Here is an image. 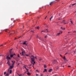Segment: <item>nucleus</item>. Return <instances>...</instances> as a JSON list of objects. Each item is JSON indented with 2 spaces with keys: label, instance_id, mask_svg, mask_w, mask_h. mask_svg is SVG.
Instances as JSON below:
<instances>
[{
  "label": "nucleus",
  "instance_id": "18",
  "mask_svg": "<svg viewBox=\"0 0 76 76\" xmlns=\"http://www.w3.org/2000/svg\"><path fill=\"white\" fill-rule=\"evenodd\" d=\"M39 61H41V60H42V58H39Z\"/></svg>",
  "mask_w": 76,
  "mask_h": 76
},
{
  "label": "nucleus",
  "instance_id": "4",
  "mask_svg": "<svg viewBox=\"0 0 76 76\" xmlns=\"http://www.w3.org/2000/svg\"><path fill=\"white\" fill-rule=\"evenodd\" d=\"M7 59L8 60H10L11 59V58L10 57H9V56H8L7 57Z\"/></svg>",
  "mask_w": 76,
  "mask_h": 76
},
{
  "label": "nucleus",
  "instance_id": "61",
  "mask_svg": "<svg viewBox=\"0 0 76 76\" xmlns=\"http://www.w3.org/2000/svg\"><path fill=\"white\" fill-rule=\"evenodd\" d=\"M47 16H46V18H47Z\"/></svg>",
  "mask_w": 76,
  "mask_h": 76
},
{
  "label": "nucleus",
  "instance_id": "60",
  "mask_svg": "<svg viewBox=\"0 0 76 76\" xmlns=\"http://www.w3.org/2000/svg\"><path fill=\"white\" fill-rule=\"evenodd\" d=\"M63 67H64V66H63Z\"/></svg>",
  "mask_w": 76,
  "mask_h": 76
},
{
  "label": "nucleus",
  "instance_id": "31",
  "mask_svg": "<svg viewBox=\"0 0 76 76\" xmlns=\"http://www.w3.org/2000/svg\"><path fill=\"white\" fill-rule=\"evenodd\" d=\"M46 30H47V32H48V29H46Z\"/></svg>",
  "mask_w": 76,
  "mask_h": 76
},
{
  "label": "nucleus",
  "instance_id": "55",
  "mask_svg": "<svg viewBox=\"0 0 76 76\" xmlns=\"http://www.w3.org/2000/svg\"><path fill=\"white\" fill-rule=\"evenodd\" d=\"M13 61H12V62L13 63Z\"/></svg>",
  "mask_w": 76,
  "mask_h": 76
},
{
  "label": "nucleus",
  "instance_id": "19",
  "mask_svg": "<svg viewBox=\"0 0 76 76\" xmlns=\"http://www.w3.org/2000/svg\"><path fill=\"white\" fill-rule=\"evenodd\" d=\"M76 3L74 4H71V6H74V5H76Z\"/></svg>",
  "mask_w": 76,
  "mask_h": 76
},
{
  "label": "nucleus",
  "instance_id": "16",
  "mask_svg": "<svg viewBox=\"0 0 76 76\" xmlns=\"http://www.w3.org/2000/svg\"><path fill=\"white\" fill-rule=\"evenodd\" d=\"M15 61H14V62L12 64V66H13L14 64H15Z\"/></svg>",
  "mask_w": 76,
  "mask_h": 76
},
{
  "label": "nucleus",
  "instance_id": "2",
  "mask_svg": "<svg viewBox=\"0 0 76 76\" xmlns=\"http://www.w3.org/2000/svg\"><path fill=\"white\" fill-rule=\"evenodd\" d=\"M12 49H10V57L11 58H12V57H13V56L14 55H15V53H14V54L13 55H12V53L11 52L12 51Z\"/></svg>",
  "mask_w": 76,
  "mask_h": 76
},
{
  "label": "nucleus",
  "instance_id": "24",
  "mask_svg": "<svg viewBox=\"0 0 76 76\" xmlns=\"http://www.w3.org/2000/svg\"><path fill=\"white\" fill-rule=\"evenodd\" d=\"M6 74V72H4V75H5Z\"/></svg>",
  "mask_w": 76,
  "mask_h": 76
},
{
  "label": "nucleus",
  "instance_id": "29",
  "mask_svg": "<svg viewBox=\"0 0 76 76\" xmlns=\"http://www.w3.org/2000/svg\"><path fill=\"white\" fill-rule=\"evenodd\" d=\"M59 68V67H57L56 68V69H58Z\"/></svg>",
  "mask_w": 76,
  "mask_h": 76
},
{
  "label": "nucleus",
  "instance_id": "39",
  "mask_svg": "<svg viewBox=\"0 0 76 76\" xmlns=\"http://www.w3.org/2000/svg\"><path fill=\"white\" fill-rule=\"evenodd\" d=\"M71 66H68V67H70Z\"/></svg>",
  "mask_w": 76,
  "mask_h": 76
},
{
  "label": "nucleus",
  "instance_id": "23",
  "mask_svg": "<svg viewBox=\"0 0 76 76\" xmlns=\"http://www.w3.org/2000/svg\"><path fill=\"white\" fill-rule=\"evenodd\" d=\"M70 22L72 23V24H73V22L72 21H71Z\"/></svg>",
  "mask_w": 76,
  "mask_h": 76
},
{
  "label": "nucleus",
  "instance_id": "32",
  "mask_svg": "<svg viewBox=\"0 0 76 76\" xmlns=\"http://www.w3.org/2000/svg\"><path fill=\"white\" fill-rule=\"evenodd\" d=\"M41 75H40L39 76H42V75H42V74H41Z\"/></svg>",
  "mask_w": 76,
  "mask_h": 76
},
{
  "label": "nucleus",
  "instance_id": "12",
  "mask_svg": "<svg viewBox=\"0 0 76 76\" xmlns=\"http://www.w3.org/2000/svg\"><path fill=\"white\" fill-rule=\"evenodd\" d=\"M39 39H40V40H42V41H43V38L40 37L39 38Z\"/></svg>",
  "mask_w": 76,
  "mask_h": 76
},
{
  "label": "nucleus",
  "instance_id": "56",
  "mask_svg": "<svg viewBox=\"0 0 76 76\" xmlns=\"http://www.w3.org/2000/svg\"><path fill=\"white\" fill-rule=\"evenodd\" d=\"M0 56H2V55H0Z\"/></svg>",
  "mask_w": 76,
  "mask_h": 76
},
{
  "label": "nucleus",
  "instance_id": "13",
  "mask_svg": "<svg viewBox=\"0 0 76 76\" xmlns=\"http://www.w3.org/2000/svg\"><path fill=\"white\" fill-rule=\"evenodd\" d=\"M54 1H53L50 2V5H51V4H52L53 3H54Z\"/></svg>",
  "mask_w": 76,
  "mask_h": 76
},
{
  "label": "nucleus",
  "instance_id": "54",
  "mask_svg": "<svg viewBox=\"0 0 76 76\" xmlns=\"http://www.w3.org/2000/svg\"><path fill=\"white\" fill-rule=\"evenodd\" d=\"M54 61H56L54 60Z\"/></svg>",
  "mask_w": 76,
  "mask_h": 76
},
{
  "label": "nucleus",
  "instance_id": "6",
  "mask_svg": "<svg viewBox=\"0 0 76 76\" xmlns=\"http://www.w3.org/2000/svg\"><path fill=\"white\" fill-rule=\"evenodd\" d=\"M20 54H21V55H22V56L23 55L24 53H25V51H22V53H20Z\"/></svg>",
  "mask_w": 76,
  "mask_h": 76
},
{
  "label": "nucleus",
  "instance_id": "46",
  "mask_svg": "<svg viewBox=\"0 0 76 76\" xmlns=\"http://www.w3.org/2000/svg\"><path fill=\"white\" fill-rule=\"evenodd\" d=\"M67 23H64V24H65V25H66V24H67Z\"/></svg>",
  "mask_w": 76,
  "mask_h": 76
},
{
  "label": "nucleus",
  "instance_id": "48",
  "mask_svg": "<svg viewBox=\"0 0 76 76\" xmlns=\"http://www.w3.org/2000/svg\"><path fill=\"white\" fill-rule=\"evenodd\" d=\"M26 56H28V55H26Z\"/></svg>",
  "mask_w": 76,
  "mask_h": 76
},
{
  "label": "nucleus",
  "instance_id": "59",
  "mask_svg": "<svg viewBox=\"0 0 76 76\" xmlns=\"http://www.w3.org/2000/svg\"><path fill=\"white\" fill-rule=\"evenodd\" d=\"M73 32H75V31H73Z\"/></svg>",
  "mask_w": 76,
  "mask_h": 76
},
{
  "label": "nucleus",
  "instance_id": "44",
  "mask_svg": "<svg viewBox=\"0 0 76 76\" xmlns=\"http://www.w3.org/2000/svg\"><path fill=\"white\" fill-rule=\"evenodd\" d=\"M1 46H3V45H1L0 46V47H1Z\"/></svg>",
  "mask_w": 76,
  "mask_h": 76
},
{
  "label": "nucleus",
  "instance_id": "63",
  "mask_svg": "<svg viewBox=\"0 0 76 76\" xmlns=\"http://www.w3.org/2000/svg\"><path fill=\"white\" fill-rule=\"evenodd\" d=\"M63 22H61V23H63Z\"/></svg>",
  "mask_w": 76,
  "mask_h": 76
},
{
  "label": "nucleus",
  "instance_id": "33",
  "mask_svg": "<svg viewBox=\"0 0 76 76\" xmlns=\"http://www.w3.org/2000/svg\"><path fill=\"white\" fill-rule=\"evenodd\" d=\"M53 16H52L51 18H50L51 19H53Z\"/></svg>",
  "mask_w": 76,
  "mask_h": 76
},
{
  "label": "nucleus",
  "instance_id": "45",
  "mask_svg": "<svg viewBox=\"0 0 76 76\" xmlns=\"http://www.w3.org/2000/svg\"><path fill=\"white\" fill-rule=\"evenodd\" d=\"M67 54V53H66L65 54V55H66V54Z\"/></svg>",
  "mask_w": 76,
  "mask_h": 76
},
{
  "label": "nucleus",
  "instance_id": "1",
  "mask_svg": "<svg viewBox=\"0 0 76 76\" xmlns=\"http://www.w3.org/2000/svg\"><path fill=\"white\" fill-rule=\"evenodd\" d=\"M30 58H31V63H32L33 65H34V64H35V62L34 61L35 57L33 56H30Z\"/></svg>",
  "mask_w": 76,
  "mask_h": 76
},
{
  "label": "nucleus",
  "instance_id": "21",
  "mask_svg": "<svg viewBox=\"0 0 76 76\" xmlns=\"http://www.w3.org/2000/svg\"><path fill=\"white\" fill-rule=\"evenodd\" d=\"M44 70L45 72H47V69H45Z\"/></svg>",
  "mask_w": 76,
  "mask_h": 76
},
{
  "label": "nucleus",
  "instance_id": "30",
  "mask_svg": "<svg viewBox=\"0 0 76 76\" xmlns=\"http://www.w3.org/2000/svg\"><path fill=\"white\" fill-rule=\"evenodd\" d=\"M26 70H27V72H28V69H27V68H26Z\"/></svg>",
  "mask_w": 76,
  "mask_h": 76
},
{
  "label": "nucleus",
  "instance_id": "36",
  "mask_svg": "<svg viewBox=\"0 0 76 76\" xmlns=\"http://www.w3.org/2000/svg\"><path fill=\"white\" fill-rule=\"evenodd\" d=\"M70 5V6H69L70 7H71V6H72V5Z\"/></svg>",
  "mask_w": 76,
  "mask_h": 76
},
{
  "label": "nucleus",
  "instance_id": "47",
  "mask_svg": "<svg viewBox=\"0 0 76 76\" xmlns=\"http://www.w3.org/2000/svg\"><path fill=\"white\" fill-rule=\"evenodd\" d=\"M60 56H61V57H62V56H61V55H60Z\"/></svg>",
  "mask_w": 76,
  "mask_h": 76
},
{
  "label": "nucleus",
  "instance_id": "25",
  "mask_svg": "<svg viewBox=\"0 0 76 76\" xmlns=\"http://www.w3.org/2000/svg\"><path fill=\"white\" fill-rule=\"evenodd\" d=\"M44 67L45 68H46V67H47V66H45V65H44Z\"/></svg>",
  "mask_w": 76,
  "mask_h": 76
},
{
  "label": "nucleus",
  "instance_id": "17",
  "mask_svg": "<svg viewBox=\"0 0 76 76\" xmlns=\"http://www.w3.org/2000/svg\"><path fill=\"white\" fill-rule=\"evenodd\" d=\"M35 28H36V29H39V27L38 26L37 27H36Z\"/></svg>",
  "mask_w": 76,
  "mask_h": 76
},
{
  "label": "nucleus",
  "instance_id": "26",
  "mask_svg": "<svg viewBox=\"0 0 76 76\" xmlns=\"http://www.w3.org/2000/svg\"><path fill=\"white\" fill-rule=\"evenodd\" d=\"M18 57H20V56H19V54L18 55Z\"/></svg>",
  "mask_w": 76,
  "mask_h": 76
},
{
  "label": "nucleus",
  "instance_id": "35",
  "mask_svg": "<svg viewBox=\"0 0 76 76\" xmlns=\"http://www.w3.org/2000/svg\"><path fill=\"white\" fill-rule=\"evenodd\" d=\"M47 36H46L45 37V38H47Z\"/></svg>",
  "mask_w": 76,
  "mask_h": 76
},
{
  "label": "nucleus",
  "instance_id": "37",
  "mask_svg": "<svg viewBox=\"0 0 76 76\" xmlns=\"http://www.w3.org/2000/svg\"><path fill=\"white\" fill-rule=\"evenodd\" d=\"M60 0H56V1H59Z\"/></svg>",
  "mask_w": 76,
  "mask_h": 76
},
{
  "label": "nucleus",
  "instance_id": "51",
  "mask_svg": "<svg viewBox=\"0 0 76 76\" xmlns=\"http://www.w3.org/2000/svg\"><path fill=\"white\" fill-rule=\"evenodd\" d=\"M35 58L36 59H37V57L36 56H35Z\"/></svg>",
  "mask_w": 76,
  "mask_h": 76
},
{
  "label": "nucleus",
  "instance_id": "5",
  "mask_svg": "<svg viewBox=\"0 0 76 76\" xmlns=\"http://www.w3.org/2000/svg\"><path fill=\"white\" fill-rule=\"evenodd\" d=\"M10 62L9 60H8L7 62V64H8V65L9 66H10Z\"/></svg>",
  "mask_w": 76,
  "mask_h": 76
},
{
  "label": "nucleus",
  "instance_id": "62",
  "mask_svg": "<svg viewBox=\"0 0 76 76\" xmlns=\"http://www.w3.org/2000/svg\"><path fill=\"white\" fill-rule=\"evenodd\" d=\"M15 39H16V38Z\"/></svg>",
  "mask_w": 76,
  "mask_h": 76
},
{
  "label": "nucleus",
  "instance_id": "20",
  "mask_svg": "<svg viewBox=\"0 0 76 76\" xmlns=\"http://www.w3.org/2000/svg\"><path fill=\"white\" fill-rule=\"evenodd\" d=\"M37 38H40V37H38V34H37Z\"/></svg>",
  "mask_w": 76,
  "mask_h": 76
},
{
  "label": "nucleus",
  "instance_id": "14",
  "mask_svg": "<svg viewBox=\"0 0 76 76\" xmlns=\"http://www.w3.org/2000/svg\"><path fill=\"white\" fill-rule=\"evenodd\" d=\"M27 75H28V76H30V75H31V73H30L29 72H28L27 73Z\"/></svg>",
  "mask_w": 76,
  "mask_h": 76
},
{
  "label": "nucleus",
  "instance_id": "15",
  "mask_svg": "<svg viewBox=\"0 0 76 76\" xmlns=\"http://www.w3.org/2000/svg\"><path fill=\"white\" fill-rule=\"evenodd\" d=\"M12 70H10V74H11L12 73Z\"/></svg>",
  "mask_w": 76,
  "mask_h": 76
},
{
  "label": "nucleus",
  "instance_id": "50",
  "mask_svg": "<svg viewBox=\"0 0 76 76\" xmlns=\"http://www.w3.org/2000/svg\"><path fill=\"white\" fill-rule=\"evenodd\" d=\"M7 30L6 29V30H5L6 32H7Z\"/></svg>",
  "mask_w": 76,
  "mask_h": 76
},
{
  "label": "nucleus",
  "instance_id": "41",
  "mask_svg": "<svg viewBox=\"0 0 76 76\" xmlns=\"http://www.w3.org/2000/svg\"><path fill=\"white\" fill-rule=\"evenodd\" d=\"M36 76H38V75L36 74Z\"/></svg>",
  "mask_w": 76,
  "mask_h": 76
},
{
  "label": "nucleus",
  "instance_id": "64",
  "mask_svg": "<svg viewBox=\"0 0 76 76\" xmlns=\"http://www.w3.org/2000/svg\"><path fill=\"white\" fill-rule=\"evenodd\" d=\"M76 12H75V13H76Z\"/></svg>",
  "mask_w": 76,
  "mask_h": 76
},
{
  "label": "nucleus",
  "instance_id": "57",
  "mask_svg": "<svg viewBox=\"0 0 76 76\" xmlns=\"http://www.w3.org/2000/svg\"><path fill=\"white\" fill-rule=\"evenodd\" d=\"M19 63H18V65H19Z\"/></svg>",
  "mask_w": 76,
  "mask_h": 76
},
{
  "label": "nucleus",
  "instance_id": "52",
  "mask_svg": "<svg viewBox=\"0 0 76 76\" xmlns=\"http://www.w3.org/2000/svg\"><path fill=\"white\" fill-rule=\"evenodd\" d=\"M21 37V36H20V37H19V38H20Z\"/></svg>",
  "mask_w": 76,
  "mask_h": 76
},
{
  "label": "nucleus",
  "instance_id": "28",
  "mask_svg": "<svg viewBox=\"0 0 76 76\" xmlns=\"http://www.w3.org/2000/svg\"><path fill=\"white\" fill-rule=\"evenodd\" d=\"M42 33V32H44V31H41Z\"/></svg>",
  "mask_w": 76,
  "mask_h": 76
},
{
  "label": "nucleus",
  "instance_id": "58",
  "mask_svg": "<svg viewBox=\"0 0 76 76\" xmlns=\"http://www.w3.org/2000/svg\"><path fill=\"white\" fill-rule=\"evenodd\" d=\"M46 17H45V19H46Z\"/></svg>",
  "mask_w": 76,
  "mask_h": 76
},
{
  "label": "nucleus",
  "instance_id": "49",
  "mask_svg": "<svg viewBox=\"0 0 76 76\" xmlns=\"http://www.w3.org/2000/svg\"><path fill=\"white\" fill-rule=\"evenodd\" d=\"M50 20H51V18H50Z\"/></svg>",
  "mask_w": 76,
  "mask_h": 76
},
{
  "label": "nucleus",
  "instance_id": "10",
  "mask_svg": "<svg viewBox=\"0 0 76 76\" xmlns=\"http://www.w3.org/2000/svg\"><path fill=\"white\" fill-rule=\"evenodd\" d=\"M26 42L25 41L24 43H23V45H27V44H26Z\"/></svg>",
  "mask_w": 76,
  "mask_h": 76
},
{
  "label": "nucleus",
  "instance_id": "9",
  "mask_svg": "<svg viewBox=\"0 0 76 76\" xmlns=\"http://www.w3.org/2000/svg\"><path fill=\"white\" fill-rule=\"evenodd\" d=\"M63 58L64 60L65 61H66V58L65 57V56H64V57Z\"/></svg>",
  "mask_w": 76,
  "mask_h": 76
},
{
  "label": "nucleus",
  "instance_id": "34",
  "mask_svg": "<svg viewBox=\"0 0 76 76\" xmlns=\"http://www.w3.org/2000/svg\"><path fill=\"white\" fill-rule=\"evenodd\" d=\"M65 20H63V22H65Z\"/></svg>",
  "mask_w": 76,
  "mask_h": 76
},
{
  "label": "nucleus",
  "instance_id": "43",
  "mask_svg": "<svg viewBox=\"0 0 76 76\" xmlns=\"http://www.w3.org/2000/svg\"><path fill=\"white\" fill-rule=\"evenodd\" d=\"M68 34H69V33H70V32L69 31L68 32Z\"/></svg>",
  "mask_w": 76,
  "mask_h": 76
},
{
  "label": "nucleus",
  "instance_id": "3",
  "mask_svg": "<svg viewBox=\"0 0 76 76\" xmlns=\"http://www.w3.org/2000/svg\"><path fill=\"white\" fill-rule=\"evenodd\" d=\"M62 32H63V31H60L59 33H57V34L56 35V36H59L60 34H62Z\"/></svg>",
  "mask_w": 76,
  "mask_h": 76
},
{
  "label": "nucleus",
  "instance_id": "11",
  "mask_svg": "<svg viewBox=\"0 0 76 76\" xmlns=\"http://www.w3.org/2000/svg\"><path fill=\"white\" fill-rule=\"evenodd\" d=\"M61 29L63 30H65V28H63V27H61Z\"/></svg>",
  "mask_w": 76,
  "mask_h": 76
},
{
  "label": "nucleus",
  "instance_id": "42",
  "mask_svg": "<svg viewBox=\"0 0 76 76\" xmlns=\"http://www.w3.org/2000/svg\"><path fill=\"white\" fill-rule=\"evenodd\" d=\"M43 72H45V70L44 71H43Z\"/></svg>",
  "mask_w": 76,
  "mask_h": 76
},
{
  "label": "nucleus",
  "instance_id": "40",
  "mask_svg": "<svg viewBox=\"0 0 76 76\" xmlns=\"http://www.w3.org/2000/svg\"><path fill=\"white\" fill-rule=\"evenodd\" d=\"M24 67L26 69V66H24Z\"/></svg>",
  "mask_w": 76,
  "mask_h": 76
},
{
  "label": "nucleus",
  "instance_id": "22",
  "mask_svg": "<svg viewBox=\"0 0 76 76\" xmlns=\"http://www.w3.org/2000/svg\"><path fill=\"white\" fill-rule=\"evenodd\" d=\"M61 19H61V18H58V20H61Z\"/></svg>",
  "mask_w": 76,
  "mask_h": 76
},
{
  "label": "nucleus",
  "instance_id": "7",
  "mask_svg": "<svg viewBox=\"0 0 76 76\" xmlns=\"http://www.w3.org/2000/svg\"><path fill=\"white\" fill-rule=\"evenodd\" d=\"M14 66L12 65V66H10V69H12L13 67Z\"/></svg>",
  "mask_w": 76,
  "mask_h": 76
},
{
  "label": "nucleus",
  "instance_id": "27",
  "mask_svg": "<svg viewBox=\"0 0 76 76\" xmlns=\"http://www.w3.org/2000/svg\"><path fill=\"white\" fill-rule=\"evenodd\" d=\"M36 72H37L38 73H39V72L38 70H36Z\"/></svg>",
  "mask_w": 76,
  "mask_h": 76
},
{
  "label": "nucleus",
  "instance_id": "8",
  "mask_svg": "<svg viewBox=\"0 0 76 76\" xmlns=\"http://www.w3.org/2000/svg\"><path fill=\"white\" fill-rule=\"evenodd\" d=\"M53 71V69H50L49 70V72H51V71Z\"/></svg>",
  "mask_w": 76,
  "mask_h": 76
},
{
  "label": "nucleus",
  "instance_id": "38",
  "mask_svg": "<svg viewBox=\"0 0 76 76\" xmlns=\"http://www.w3.org/2000/svg\"><path fill=\"white\" fill-rule=\"evenodd\" d=\"M31 32H34V31H31Z\"/></svg>",
  "mask_w": 76,
  "mask_h": 76
},
{
  "label": "nucleus",
  "instance_id": "53",
  "mask_svg": "<svg viewBox=\"0 0 76 76\" xmlns=\"http://www.w3.org/2000/svg\"><path fill=\"white\" fill-rule=\"evenodd\" d=\"M13 34H15V32H14V33H13Z\"/></svg>",
  "mask_w": 76,
  "mask_h": 76
}]
</instances>
